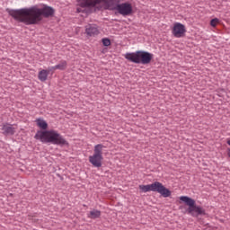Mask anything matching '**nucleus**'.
<instances>
[{"mask_svg": "<svg viewBox=\"0 0 230 230\" xmlns=\"http://www.w3.org/2000/svg\"><path fill=\"white\" fill-rule=\"evenodd\" d=\"M9 15L19 22H24V24H39L42 19L53 17L55 9L47 4L33 5L20 10H10Z\"/></svg>", "mask_w": 230, "mask_h": 230, "instance_id": "1", "label": "nucleus"}, {"mask_svg": "<svg viewBox=\"0 0 230 230\" xmlns=\"http://www.w3.org/2000/svg\"><path fill=\"white\" fill-rule=\"evenodd\" d=\"M36 124L41 130L37 131L34 137L35 139H38L41 143H51L52 145H60L61 146L69 145L58 131L55 129L48 130V122L46 120L37 119Z\"/></svg>", "mask_w": 230, "mask_h": 230, "instance_id": "2", "label": "nucleus"}, {"mask_svg": "<svg viewBox=\"0 0 230 230\" xmlns=\"http://www.w3.org/2000/svg\"><path fill=\"white\" fill-rule=\"evenodd\" d=\"M126 60L133 62L134 64H150L152 58H154V54L143 50H138L136 52L126 53L124 55Z\"/></svg>", "mask_w": 230, "mask_h": 230, "instance_id": "3", "label": "nucleus"}, {"mask_svg": "<svg viewBox=\"0 0 230 230\" xmlns=\"http://www.w3.org/2000/svg\"><path fill=\"white\" fill-rule=\"evenodd\" d=\"M81 7H77V13H82L84 8H94L96 6H102V8H112V0H77Z\"/></svg>", "mask_w": 230, "mask_h": 230, "instance_id": "4", "label": "nucleus"}, {"mask_svg": "<svg viewBox=\"0 0 230 230\" xmlns=\"http://www.w3.org/2000/svg\"><path fill=\"white\" fill-rule=\"evenodd\" d=\"M139 190L142 193H148V191H156V193H160L162 197L167 198L172 195V191L168 190L163 183L159 181H155L152 184L148 185H139Z\"/></svg>", "mask_w": 230, "mask_h": 230, "instance_id": "5", "label": "nucleus"}, {"mask_svg": "<svg viewBox=\"0 0 230 230\" xmlns=\"http://www.w3.org/2000/svg\"><path fill=\"white\" fill-rule=\"evenodd\" d=\"M180 200H181V202H184L187 206H189V208L187 209V211L189 215H191V217H199V215H206V210L202 207L197 206L195 204V199L188 196H181Z\"/></svg>", "mask_w": 230, "mask_h": 230, "instance_id": "6", "label": "nucleus"}, {"mask_svg": "<svg viewBox=\"0 0 230 230\" xmlns=\"http://www.w3.org/2000/svg\"><path fill=\"white\" fill-rule=\"evenodd\" d=\"M103 161V145L98 144L94 146L93 155L89 156V162L95 168H101Z\"/></svg>", "mask_w": 230, "mask_h": 230, "instance_id": "7", "label": "nucleus"}, {"mask_svg": "<svg viewBox=\"0 0 230 230\" xmlns=\"http://www.w3.org/2000/svg\"><path fill=\"white\" fill-rule=\"evenodd\" d=\"M115 10L119 12L120 15H131L133 9H132V4L130 3H122L116 5Z\"/></svg>", "mask_w": 230, "mask_h": 230, "instance_id": "8", "label": "nucleus"}, {"mask_svg": "<svg viewBox=\"0 0 230 230\" xmlns=\"http://www.w3.org/2000/svg\"><path fill=\"white\" fill-rule=\"evenodd\" d=\"M172 33L176 39H181L186 35V26L181 22H175Z\"/></svg>", "mask_w": 230, "mask_h": 230, "instance_id": "9", "label": "nucleus"}, {"mask_svg": "<svg viewBox=\"0 0 230 230\" xmlns=\"http://www.w3.org/2000/svg\"><path fill=\"white\" fill-rule=\"evenodd\" d=\"M16 130H17V125L15 124H10V123L2 124V131L4 136H13Z\"/></svg>", "mask_w": 230, "mask_h": 230, "instance_id": "10", "label": "nucleus"}, {"mask_svg": "<svg viewBox=\"0 0 230 230\" xmlns=\"http://www.w3.org/2000/svg\"><path fill=\"white\" fill-rule=\"evenodd\" d=\"M85 33L88 37H94L100 33L96 24H88L85 27Z\"/></svg>", "mask_w": 230, "mask_h": 230, "instance_id": "11", "label": "nucleus"}, {"mask_svg": "<svg viewBox=\"0 0 230 230\" xmlns=\"http://www.w3.org/2000/svg\"><path fill=\"white\" fill-rule=\"evenodd\" d=\"M67 68V61H60L59 64L56 65L55 66H52L50 68V71H57V69H59V71H64Z\"/></svg>", "mask_w": 230, "mask_h": 230, "instance_id": "12", "label": "nucleus"}, {"mask_svg": "<svg viewBox=\"0 0 230 230\" xmlns=\"http://www.w3.org/2000/svg\"><path fill=\"white\" fill-rule=\"evenodd\" d=\"M88 218L96 219L102 217V211L98 209H93L87 214Z\"/></svg>", "mask_w": 230, "mask_h": 230, "instance_id": "13", "label": "nucleus"}, {"mask_svg": "<svg viewBox=\"0 0 230 230\" xmlns=\"http://www.w3.org/2000/svg\"><path fill=\"white\" fill-rule=\"evenodd\" d=\"M49 75V71L46 69H42L39 72L38 78L40 82H46V80H48Z\"/></svg>", "mask_w": 230, "mask_h": 230, "instance_id": "14", "label": "nucleus"}, {"mask_svg": "<svg viewBox=\"0 0 230 230\" xmlns=\"http://www.w3.org/2000/svg\"><path fill=\"white\" fill-rule=\"evenodd\" d=\"M220 22V20H218L217 18H214L210 21V26H212V28H217V24H218Z\"/></svg>", "mask_w": 230, "mask_h": 230, "instance_id": "15", "label": "nucleus"}, {"mask_svg": "<svg viewBox=\"0 0 230 230\" xmlns=\"http://www.w3.org/2000/svg\"><path fill=\"white\" fill-rule=\"evenodd\" d=\"M102 44L103 46H109L111 44L110 39H102Z\"/></svg>", "mask_w": 230, "mask_h": 230, "instance_id": "16", "label": "nucleus"}]
</instances>
